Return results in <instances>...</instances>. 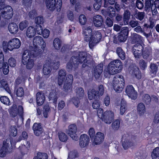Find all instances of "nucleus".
<instances>
[{
    "mask_svg": "<svg viewBox=\"0 0 159 159\" xmlns=\"http://www.w3.org/2000/svg\"><path fill=\"white\" fill-rule=\"evenodd\" d=\"M122 62L118 59L111 61L107 67L109 74L113 75L120 72L122 70Z\"/></svg>",
    "mask_w": 159,
    "mask_h": 159,
    "instance_id": "nucleus-1",
    "label": "nucleus"
},
{
    "mask_svg": "<svg viewBox=\"0 0 159 159\" xmlns=\"http://www.w3.org/2000/svg\"><path fill=\"white\" fill-rule=\"evenodd\" d=\"M113 86L114 89L117 93L121 92L124 86V80L122 76L114 77L113 81Z\"/></svg>",
    "mask_w": 159,
    "mask_h": 159,
    "instance_id": "nucleus-2",
    "label": "nucleus"
},
{
    "mask_svg": "<svg viewBox=\"0 0 159 159\" xmlns=\"http://www.w3.org/2000/svg\"><path fill=\"white\" fill-rule=\"evenodd\" d=\"M12 144L11 139L9 138H7L6 140L3 141V146L0 150L1 157H4L7 153L11 152Z\"/></svg>",
    "mask_w": 159,
    "mask_h": 159,
    "instance_id": "nucleus-3",
    "label": "nucleus"
},
{
    "mask_svg": "<svg viewBox=\"0 0 159 159\" xmlns=\"http://www.w3.org/2000/svg\"><path fill=\"white\" fill-rule=\"evenodd\" d=\"M32 57H33L29 55L27 51H25L23 53L21 62L24 65H26L27 69H32L34 64V60Z\"/></svg>",
    "mask_w": 159,
    "mask_h": 159,
    "instance_id": "nucleus-4",
    "label": "nucleus"
},
{
    "mask_svg": "<svg viewBox=\"0 0 159 159\" xmlns=\"http://www.w3.org/2000/svg\"><path fill=\"white\" fill-rule=\"evenodd\" d=\"M2 16L6 19H9L13 16V10L9 6L6 5L0 8Z\"/></svg>",
    "mask_w": 159,
    "mask_h": 159,
    "instance_id": "nucleus-5",
    "label": "nucleus"
},
{
    "mask_svg": "<svg viewBox=\"0 0 159 159\" xmlns=\"http://www.w3.org/2000/svg\"><path fill=\"white\" fill-rule=\"evenodd\" d=\"M101 37V34L99 32L97 31L94 32L90 38V40L89 41V46L90 48H92L98 43L100 40Z\"/></svg>",
    "mask_w": 159,
    "mask_h": 159,
    "instance_id": "nucleus-6",
    "label": "nucleus"
},
{
    "mask_svg": "<svg viewBox=\"0 0 159 159\" xmlns=\"http://www.w3.org/2000/svg\"><path fill=\"white\" fill-rule=\"evenodd\" d=\"M80 61L78 58V56H72L66 65V68L68 71H71L72 68L77 67Z\"/></svg>",
    "mask_w": 159,
    "mask_h": 159,
    "instance_id": "nucleus-7",
    "label": "nucleus"
},
{
    "mask_svg": "<svg viewBox=\"0 0 159 159\" xmlns=\"http://www.w3.org/2000/svg\"><path fill=\"white\" fill-rule=\"evenodd\" d=\"M21 45V42L17 38H14L11 40L7 44V49L10 51L14 49H18Z\"/></svg>",
    "mask_w": 159,
    "mask_h": 159,
    "instance_id": "nucleus-8",
    "label": "nucleus"
},
{
    "mask_svg": "<svg viewBox=\"0 0 159 159\" xmlns=\"http://www.w3.org/2000/svg\"><path fill=\"white\" fill-rule=\"evenodd\" d=\"M137 144L136 138L134 137H129L122 143V146L125 149Z\"/></svg>",
    "mask_w": 159,
    "mask_h": 159,
    "instance_id": "nucleus-9",
    "label": "nucleus"
},
{
    "mask_svg": "<svg viewBox=\"0 0 159 159\" xmlns=\"http://www.w3.org/2000/svg\"><path fill=\"white\" fill-rule=\"evenodd\" d=\"M77 130V128L75 125H71L68 127V130L67 132L68 135L73 140L75 141L79 139L76 134Z\"/></svg>",
    "mask_w": 159,
    "mask_h": 159,
    "instance_id": "nucleus-10",
    "label": "nucleus"
},
{
    "mask_svg": "<svg viewBox=\"0 0 159 159\" xmlns=\"http://www.w3.org/2000/svg\"><path fill=\"white\" fill-rule=\"evenodd\" d=\"M143 49V46L140 44H136L133 46V51L136 58H139L142 56Z\"/></svg>",
    "mask_w": 159,
    "mask_h": 159,
    "instance_id": "nucleus-11",
    "label": "nucleus"
},
{
    "mask_svg": "<svg viewBox=\"0 0 159 159\" xmlns=\"http://www.w3.org/2000/svg\"><path fill=\"white\" fill-rule=\"evenodd\" d=\"M125 92L128 97L132 99L135 100L137 97V93L131 85H128L127 86Z\"/></svg>",
    "mask_w": 159,
    "mask_h": 159,
    "instance_id": "nucleus-12",
    "label": "nucleus"
},
{
    "mask_svg": "<svg viewBox=\"0 0 159 159\" xmlns=\"http://www.w3.org/2000/svg\"><path fill=\"white\" fill-rule=\"evenodd\" d=\"M83 34L84 37V40L89 42L93 34L92 30L90 26H85L83 28Z\"/></svg>",
    "mask_w": 159,
    "mask_h": 159,
    "instance_id": "nucleus-13",
    "label": "nucleus"
},
{
    "mask_svg": "<svg viewBox=\"0 0 159 159\" xmlns=\"http://www.w3.org/2000/svg\"><path fill=\"white\" fill-rule=\"evenodd\" d=\"M114 118V113L111 111H107L104 113L103 120L105 123L110 124Z\"/></svg>",
    "mask_w": 159,
    "mask_h": 159,
    "instance_id": "nucleus-14",
    "label": "nucleus"
},
{
    "mask_svg": "<svg viewBox=\"0 0 159 159\" xmlns=\"http://www.w3.org/2000/svg\"><path fill=\"white\" fill-rule=\"evenodd\" d=\"M33 45L34 46L39 47L41 46V48L43 49L46 46V43L44 42L43 38L40 36L35 37L33 40Z\"/></svg>",
    "mask_w": 159,
    "mask_h": 159,
    "instance_id": "nucleus-15",
    "label": "nucleus"
},
{
    "mask_svg": "<svg viewBox=\"0 0 159 159\" xmlns=\"http://www.w3.org/2000/svg\"><path fill=\"white\" fill-rule=\"evenodd\" d=\"M89 140V136L86 134L81 135L79 139V145L80 147L84 148L87 146Z\"/></svg>",
    "mask_w": 159,
    "mask_h": 159,
    "instance_id": "nucleus-16",
    "label": "nucleus"
},
{
    "mask_svg": "<svg viewBox=\"0 0 159 159\" xmlns=\"http://www.w3.org/2000/svg\"><path fill=\"white\" fill-rule=\"evenodd\" d=\"M58 89H55L51 90L49 95V100L52 102L55 106L57 105V102L58 99Z\"/></svg>",
    "mask_w": 159,
    "mask_h": 159,
    "instance_id": "nucleus-17",
    "label": "nucleus"
},
{
    "mask_svg": "<svg viewBox=\"0 0 159 159\" xmlns=\"http://www.w3.org/2000/svg\"><path fill=\"white\" fill-rule=\"evenodd\" d=\"M130 73L134 75L137 79H139L141 78V74L139 68L135 66H131L129 68Z\"/></svg>",
    "mask_w": 159,
    "mask_h": 159,
    "instance_id": "nucleus-18",
    "label": "nucleus"
},
{
    "mask_svg": "<svg viewBox=\"0 0 159 159\" xmlns=\"http://www.w3.org/2000/svg\"><path fill=\"white\" fill-rule=\"evenodd\" d=\"M29 53V55L32 57H35L41 54L42 52V50L40 47L34 46L30 50H26Z\"/></svg>",
    "mask_w": 159,
    "mask_h": 159,
    "instance_id": "nucleus-19",
    "label": "nucleus"
},
{
    "mask_svg": "<svg viewBox=\"0 0 159 159\" xmlns=\"http://www.w3.org/2000/svg\"><path fill=\"white\" fill-rule=\"evenodd\" d=\"M33 128L34 134L36 136H40L44 134L43 129L40 124L34 123L33 125Z\"/></svg>",
    "mask_w": 159,
    "mask_h": 159,
    "instance_id": "nucleus-20",
    "label": "nucleus"
},
{
    "mask_svg": "<svg viewBox=\"0 0 159 159\" xmlns=\"http://www.w3.org/2000/svg\"><path fill=\"white\" fill-rule=\"evenodd\" d=\"M103 70L102 64H99L96 66L94 68L93 75L96 79H98L100 77Z\"/></svg>",
    "mask_w": 159,
    "mask_h": 159,
    "instance_id": "nucleus-21",
    "label": "nucleus"
},
{
    "mask_svg": "<svg viewBox=\"0 0 159 159\" xmlns=\"http://www.w3.org/2000/svg\"><path fill=\"white\" fill-rule=\"evenodd\" d=\"M66 75V71L62 69L60 70L58 73V83L59 85L62 84L63 81L65 80Z\"/></svg>",
    "mask_w": 159,
    "mask_h": 159,
    "instance_id": "nucleus-22",
    "label": "nucleus"
},
{
    "mask_svg": "<svg viewBox=\"0 0 159 159\" xmlns=\"http://www.w3.org/2000/svg\"><path fill=\"white\" fill-rule=\"evenodd\" d=\"M93 21L95 26L97 27H100L103 22L102 17L100 15H97L93 17Z\"/></svg>",
    "mask_w": 159,
    "mask_h": 159,
    "instance_id": "nucleus-23",
    "label": "nucleus"
},
{
    "mask_svg": "<svg viewBox=\"0 0 159 159\" xmlns=\"http://www.w3.org/2000/svg\"><path fill=\"white\" fill-rule=\"evenodd\" d=\"M104 139V134L101 132H98L96 134L93 143L96 145L99 144L103 142Z\"/></svg>",
    "mask_w": 159,
    "mask_h": 159,
    "instance_id": "nucleus-24",
    "label": "nucleus"
},
{
    "mask_svg": "<svg viewBox=\"0 0 159 159\" xmlns=\"http://www.w3.org/2000/svg\"><path fill=\"white\" fill-rule=\"evenodd\" d=\"M36 98L38 105H41L44 102L45 99V95L42 92H38L36 94Z\"/></svg>",
    "mask_w": 159,
    "mask_h": 159,
    "instance_id": "nucleus-25",
    "label": "nucleus"
},
{
    "mask_svg": "<svg viewBox=\"0 0 159 159\" xmlns=\"http://www.w3.org/2000/svg\"><path fill=\"white\" fill-rule=\"evenodd\" d=\"M8 29L10 33L15 34L18 31V25L14 23H11L8 25Z\"/></svg>",
    "mask_w": 159,
    "mask_h": 159,
    "instance_id": "nucleus-26",
    "label": "nucleus"
},
{
    "mask_svg": "<svg viewBox=\"0 0 159 159\" xmlns=\"http://www.w3.org/2000/svg\"><path fill=\"white\" fill-rule=\"evenodd\" d=\"M99 92L96 91L94 89H92L88 92V96L89 99L90 100L93 99H96L99 96L98 95Z\"/></svg>",
    "mask_w": 159,
    "mask_h": 159,
    "instance_id": "nucleus-27",
    "label": "nucleus"
},
{
    "mask_svg": "<svg viewBox=\"0 0 159 159\" xmlns=\"http://www.w3.org/2000/svg\"><path fill=\"white\" fill-rule=\"evenodd\" d=\"M48 62L50 63V65L51 66L53 69L54 70L58 69L60 66V62L58 58H56L53 60H50L48 61Z\"/></svg>",
    "mask_w": 159,
    "mask_h": 159,
    "instance_id": "nucleus-28",
    "label": "nucleus"
},
{
    "mask_svg": "<svg viewBox=\"0 0 159 159\" xmlns=\"http://www.w3.org/2000/svg\"><path fill=\"white\" fill-rule=\"evenodd\" d=\"M131 38L132 42L133 43H140L142 41V36L136 33L131 34Z\"/></svg>",
    "mask_w": 159,
    "mask_h": 159,
    "instance_id": "nucleus-29",
    "label": "nucleus"
},
{
    "mask_svg": "<svg viewBox=\"0 0 159 159\" xmlns=\"http://www.w3.org/2000/svg\"><path fill=\"white\" fill-rule=\"evenodd\" d=\"M46 4L47 7L51 10H53L56 7V0H46Z\"/></svg>",
    "mask_w": 159,
    "mask_h": 159,
    "instance_id": "nucleus-30",
    "label": "nucleus"
},
{
    "mask_svg": "<svg viewBox=\"0 0 159 159\" xmlns=\"http://www.w3.org/2000/svg\"><path fill=\"white\" fill-rule=\"evenodd\" d=\"M51 70L52 68L50 63L48 61L43 66V72L44 75H47L50 73Z\"/></svg>",
    "mask_w": 159,
    "mask_h": 159,
    "instance_id": "nucleus-31",
    "label": "nucleus"
},
{
    "mask_svg": "<svg viewBox=\"0 0 159 159\" xmlns=\"http://www.w3.org/2000/svg\"><path fill=\"white\" fill-rule=\"evenodd\" d=\"M137 109L139 114L141 116L143 115L146 112L145 106L142 102H140L138 104Z\"/></svg>",
    "mask_w": 159,
    "mask_h": 159,
    "instance_id": "nucleus-32",
    "label": "nucleus"
},
{
    "mask_svg": "<svg viewBox=\"0 0 159 159\" xmlns=\"http://www.w3.org/2000/svg\"><path fill=\"white\" fill-rule=\"evenodd\" d=\"M76 97L79 99H81L84 96V91L81 87L77 88L75 89Z\"/></svg>",
    "mask_w": 159,
    "mask_h": 159,
    "instance_id": "nucleus-33",
    "label": "nucleus"
},
{
    "mask_svg": "<svg viewBox=\"0 0 159 159\" xmlns=\"http://www.w3.org/2000/svg\"><path fill=\"white\" fill-rule=\"evenodd\" d=\"M36 34L35 29L32 26L29 27L27 30L26 35L30 38L33 37Z\"/></svg>",
    "mask_w": 159,
    "mask_h": 159,
    "instance_id": "nucleus-34",
    "label": "nucleus"
},
{
    "mask_svg": "<svg viewBox=\"0 0 159 159\" xmlns=\"http://www.w3.org/2000/svg\"><path fill=\"white\" fill-rule=\"evenodd\" d=\"M124 13L123 14V19L124 22L128 23L130 18L131 13L128 9H124Z\"/></svg>",
    "mask_w": 159,
    "mask_h": 159,
    "instance_id": "nucleus-35",
    "label": "nucleus"
},
{
    "mask_svg": "<svg viewBox=\"0 0 159 159\" xmlns=\"http://www.w3.org/2000/svg\"><path fill=\"white\" fill-rule=\"evenodd\" d=\"M116 53L119 57L122 60H124L125 58V54L122 48L118 47L116 49Z\"/></svg>",
    "mask_w": 159,
    "mask_h": 159,
    "instance_id": "nucleus-36",
    "label": "nucleus"
},
{
    "mask_svg": "<svg viewBox=\"0 0 159 159\" xmlns=\"http://www.w3.org/2000/svg\"><path fill=\"white\" fill-rule=\"evenodd\" d=\"M154 0H145V8L146 11L150 10L154 4Z\"/></svg>",
    "mask_w": 159,
    "mask_h": 159,
    "instance_id": "nucleus-37",
    "label": "nucleus"
},
{
    "mask_svg": "<svg viewBox=\"0 0 159 159\" xmlns=\"http://www.w3.org/2000/svg\"><path fill=\"white\" fill-rule=\"evenodd\" d=\"M143 57L144 59H148L151 55V51L150 50L145 48L142 52Z\"/></svg>",
    "mask_w": 159,
    "mask_h": 159,
    "instance_id": "nucleus-38",
    "label": "nucleus"
},
{
    "mask_svg": "<svg viewBox=\"0 0 159 159\" xmlns=\"http://www.w3.org/2000/svg\"><path fill=\"white\" fill-rule=\"evenodd\" d=\"M78 58L80 61V63L83 62H85L87 57V54L86 52H80L78 54Z\"/></svg>",
    "mask_w": 159,
    "mask_h": 159,
    "instance_id": "nucleus-39",
    "label": "nucleus"
},
{
    "mask_svg": "<svg viewBox=\"0 0 159 159\" xmlns=\"http://www.w3.org/2000/svg\"><path fill=\"white\" fill-rule=\"evenodd\" d=\"M53 44L54 47L57 50L59 49L61 46V42L58 38H56L53 40Z\"/></svg>",
    "mask_w": 159,
    "mask_h": 159,
    "instance_id": "nucleus-40",
    "label": "nucleus"
},
{
    "mask_svg": "<svg viewBox=\"0 0 159 159\" xmlns=\"http://www.w3.org/2000/svg\"><path fill=\"white\" fill-rule=\"evenodd\" d=\"M150 72L154 75H156L158 70V66L157 64L151 63L150 66Z\"/></svg>",
    "mask_w": 159,
    "mask_h": 159,
    "instance_id": "nucleus-41",
    "label": "nucleus"
},
{
    "mask_svg": "<svg viewBox=\"0 0 159 159\" xmlns=\"http://www.w3.org/2000/svg\"><path fill=\"white\" fill-rule=\"evenodd\" d=\"M155 21L153 20H150L149 24L146 23L144 24V29L145 30H147L148 28L152 29L155 26Z\"/></svg>",
    "mask_w": 159,
    "mask_h": 159,
    "instance_id": "nucleus-42",
    "label": "nucleus"
},
{
    "mask_svg": "<svg viewBox=\"0 0 159 159\" xmlns=\"http://www.w3.org/2000/svg\"><path fill=\"white\" fill-rule=\"evenodd\" d=\"M116 12L115 9L112 7H109L107 9V15L110 18L115 16Z\"/></svg>",
    "mask_w": 159,
    "mask_h": 159,
    "instance_id": "nucleus-43",
    "label": "nucleus"
},
{
    "mask_svg": "<svg viewBox=\"0 0 159 159\" xmlns=\"http://www.w3.org/2000/svg\"><path fill=\"white\" fill-rule=\"evenodd\" d=\"M10 115L13 117L16 116L18 113V110L16 106L14 105L11 107L10 111Z\"/></svg>",
    "mask_w": 159,
    "mask_h": 159,
    "instance_id": "nucleus-44",
    "label": "nucleus"
},
{
    "mask_svg": "<svg viewBox=\"0 0 159 159\" xmlns=\"http://www.w3.org/2000/svg\"><path fill=\"white\" fill-rule=\"evenodd\" d=\"M58 135L59 140L63 142L66 141L68 139V137L65 133L61 132H59Z\"/></svg>",
    "mask_w": 159,
    "mask_h": 159,
    "instance_id": "nucleus-45",
    "label": "nucleus"
},
{
    "mask_svg": "<svg viewBox=\"0 0 159 159\" xmlns=\"http://www.w3.org/2000/svg\"><path fill=\"white\" fill-rule=\"evenodd\" d=\"M142 100L146 104L148 105L151 102V98L148 94H145L143 96Z\"/></svg>",
    "mask_w": 159,
    "mask_h": 159,
    "instance_id": "nucleus-46",
    "label": "nucleus"
},
{
    "mask_svg": "<svg viewBox=\"0 0 159 159\" xmlns=\"http://www.w3.org/2000/svg\"><path fill=\"white\" fill-rule=\"evenodd\" d=\"M151 157L152 159H156L159 157V148L156 147L154 149L151 154Z\"/></svg>",
    "mask_w": 159,
    "mask_h": 159,
    "instance_id": "nucleus-47",
    "label": "nucleus"
},
{
    "mask_svg": "<svg viewBox=\"0 0 159 159\" xmlns=\"http://www.w3.org/2000/svg\"><path fill=\"white\" fill-rule=\"evenodd\" d=\"M29 23L26 20H24L20 22L19 24V29L21 31L25 29L28 26Z\"/></svg>",
    "mask_w": 159,
    "mask_h": 159,
    "instance_id": "nucleus-48",
    "label": "nucleus"
},
{
    "mask_svg": "<svg viewBox=\"0 0 159 159\" xmlns=\"http://www.w3.org/2000/svg\"><path fill=\"white\" fill-rule=\"evenodd\" d=\"M50 111V108L48 105H45L43 108V116L45 118L48 117V114Z\"/></svg>",
    "mask_w": 159,
    "mask_h": 159,
    "instance_id": "nucleus-49",
    "label": "nucleus"
},
{
    "mask_svg": "<svg viewBox=\"0 0 159 159\" xmlns=\"http://www.w3.org/2000/svg\"><path fill=\"white\" fill-rule=\"evenodd\" d=\"M120 122L119 120L117 119L113 121L111 125L112 128L114 130H117L119 128Z\"/></svg>",
    "mask_w": 159,
    "mask_h": 159,
    "instance_id": "nucleus-50",
    "label": "nucleus"
},
{
    "mask_svg": "<svg viewBox=\"0 0 159 159\" xmlns=\"http://www.w3.org/2000/svg\"><path fill=\"white\" fill-rule=\"evenodd\" d=\"M20 152L23 155L26 154L28 152L29 149L27 148L25 145H22L19 148Z\"/></svg>",
    "mask_w": 159,
    "mask_h": 159,
    "instance_id": "nucleus-51",
    "label": "nucleus"
},
{
    "mask_svg": "<svg viewBox=\"0 0 159 159\" xmlns=\"http://www.w3.org/2000/svg\"><path fill=\"white\" fill-rule=\"evenodd\" d=\"M0 100L2 102L7 105H10V101L9 99L6 96H2L0 98Z\"/></svg>",
    "mask_w": 159,
    "mask_h": 159,
    "instance_id": "nucleus-52",
    "label": "nucleus"
},
{
    "mask_svg": "<svg viewBox=\"0 0 159 159\" xmlns=\"http://www.w3.org/2000/svg\"><path fill=\"white\" fill-rule=\"evenodd\" d=\"M129 31L128 27H125L121 29L120 33L121 34L125 36H127L128 37Z\"/></svg>",
    "mask_w": 159,
    "mask_h": 159,
    "instance_id": "nucleus-53",
    "label": "nucleus"
},
{
    "mask_svg": "<svg viewBox=\"0 0 159 159\" xmlns=\"http://www.w3.org/2000/svg\"><path fill=\"white\" fill-rule=\"evenodd\" d=\"M135 16L137 19L141 21L144 18L145 13L144 12H139L137 13H136Z\"/></svg>",
    "mask_w": 159,
    "mask_h": 159,
    "instance_id": "nucleus-54",
    "label": "nucleus"
},
{
    "mask_svg": "<svg viewBox=\"0 0 159 159\" xmlns=\"http://www.w3.org/2000/svg\"><path fill=\"white\" fill-rule=\"evenodd\" d=\"M139 65L140 68L143 70L145 69L147 66V62L143 59L139 60Z\"/></svg>",
    "mask_w": 159,
    "mask_h": 159,
    "instance_id": "nucleus-55",
    "label": "nucleus"
},
{
    "mask_svg": "<svg viewBox=\"0 0 159 159\" xmlns=\"http://www.w3.org/2000/svg\"><path fill=\"white\" fill-rule=\"evenodd\" d=\"M128 0H121V8L123 9H125L127 8V5H128L130 2Z\"/></svg>",
    "mask_w": 159,
    "mask_h": 159,
    "instance_id": "nucleus-56",
    "label": "nucleus"
},
{
    "mask_svg": "<svg viewBox=\"0 0 159 159\" xmlns=\"http://www.w3.org/2000/svg\"><path fill=\"white\" fill-rule=\"evenodd\" d=\"M44 20L42 16H39L36 17L35 20V23L38 25L42 24L44 23Z\"/></svg>",
    "mask_w": 159,
    "mask_h": 159,
    "instance_id": "nucleus-57",
    "label": "nucleus"
},
{
    "mask_svg": "<svg viewBox=\"0 0 159 159\" xmlns=\"http://www.w3.org/2000/svg\"><path fill=\"white\" fill-rule=\"evenodd\" d=\"M78 154L76 151L70 152L69 154L68 157L70 158L73 159L78 157Z\"/></svg>",
    "mask_w": 159,
    "mask_h": 159,
    "instance_id": "nucleus-58",
    "label": "nucleus"
},
{
    "mask_svg": "<svg viewBox=\"0 0 159 159\" xmlns=\"http://www.w3.org/2000/svg\"><path fill=\"white\" fill-rule=\"evenodd\" d=\"M11 134L13 136H15L17 134V130L15 126H11L10 130Z\"/></svg>",
    "mask_w": 159,
    "mask_h": 159,
    "instance_id": "nucleus-59",
    "label": "nucleus"
},
{
    "mask_svg": "<svg viewBox=\"0 0 159 159\" xmlns=\"http://www.w3.org/2000/svg\"><path fill=\"white\" fill-rule=\"evenodd\" d=\"M24 93L23 88L22 87H20L17 89L16 94L17 96L21 97L24 95Z\"/></svg>",
    "mask_w": 159,
    "mask_h": 159,
    "instance_id": "nucleus-60",
    "label": "nucleus"
},
{
    "mask_svg": "<svg viewBox=\"0 0 159 159\" xmlns=\"http://www.w3.org/2000/svg\"><path fill=\"white\" fill-rule=\"evenodd\" d=\"M105 24L108 27H112L113 24V20L109 17H107L105 21Z\"/></svg>",
    "mask_w": 159,
    "mask_h": 159,
    "instance_id": "nucleus-61",
    "label": "nucleus"
},
{
    "mask_svg": "<svg viewBox=\"0 0 159 159\" xmlns=\"http://www.w3.org/2000/svg\"><path fill=\"white\" fill-rule=\"evenodd\" d=\"M79 21L80 23L82 25H84L86 22V18L84 15H81L79 16Z\"/></svg>",
    "mask_w": 159,
    "mask_h": 159,
    "instance_id": "nucleus-62",
    "label": "nucleus"
},
{
    "mask_svg": "<svg viewBox=\"0 0 159 159\" xmlns=\"http://www.w3.org/2000/svg\"><path fill=\"white\" fill-rule=\"evenodd\" d=\"M129 25L131 27L134 28L139 25V21L137 20H131L129 23Z\"/></svg>",
    "mask_w": 159,
    "mask_h": 159,
    "instance_id": "nucleus-63",
    "label": "nucleus"
},
{
    "mask_svg": "<svg viewBox=\"0 0 159 159\" xmlns=\"http://www.w3.org/2000/svg\"><path fill=\"white\" fill-rule=\"evenodd\" d=\"M37 156L39 159H48V158L47 154L45 153L39 152L37 153Z\"/></svg>",
    "mask_w": 159,
    "mask_h": 159,
    "instance_id": "nucleus-64",
    "label": "nucleus"
}]
</instances>
